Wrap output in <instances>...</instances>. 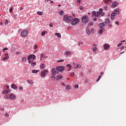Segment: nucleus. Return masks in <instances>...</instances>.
Instances as JSON below:
<instances>
[{"label": "nucleus", "mask_w": 126, "mask_h": 126, "mask_svg": "<svg viewBox=\"0 0 126 126\" xmlns=\"http://www.w3.org/2000/svg\"><path fill=\"white\" fill-rule=\"evenodd\" d=\"M104 15V13L103 12L102 9H100L97 12H96L94 11H93V12H92V15L93 17L94 16H95L96 17H99V16H100V15L101 16H103Z\"/></svg>", "instance_id": "nucleus-1"}, {"label": "nucleus", "mask_w": 126, "mask_h": 126, "mask_svg": "<svg viewBox=\"0 0 126 126\" xmlns=\"http://www.w3.org/2000/svg\"><path fill=\"white\" fill-rule=\"evenodd\" d=\"M5 99H10L11 100H15L17 98V96L13 94H9L4 96Z\"/></svg>", "instance_id": "nucleus-2"}, {"label": "nucleus", "mask_w": 126, "mask_h": 126, "mask_svg": "<svg viewBox=\"0 0 126 126\" xmlns=\"http://www.w3.org/2000/svg\"><path fill=\"white\" fill-rule=\"evenodd\" d=\"M120 14V10L119 9H116L114 10V12L111 13V20H114L115 19V15H118Z\"/></svg>", "instance_id": "nucleus-3"}, {"label": "nucleus", "mask_w": 126, "mask_h": 126, "mask_svg": "<svg viewBox=\"0 0 126 126\" xmlns=\"http://www.w3.org/2000/svg\"><path fill=\"white\" fill-rule=\"evenodd\" d=\"M36 59V56L34 55H29L28 57H27V60L29 63H32Z\"/></svg>", "instance_id": "nucleus-4"}, {"label": "nucleus", "mask_w": 126, "mask_h": 126, "mask_svg": "<svg viewBox=\"0 0 126 126\" xmlns=\"http://www.w3.org/2000/svg\"><path fill=\"white\" fill-rule=\"evenodd\" d=\"M72 18L71 16H68L67 15H64L63 17V21L67 23H69L70 21L72 20Z\"/></svg>", "instance_id": "nucleus-5"}, {"label": "nucleus", "mask_w": 126, "mask_h": 126, "mask_svg": "<svg viewBox=\"0 0 126 126\" xmlns=\"http://www.w3.org/2000/svg\"><path fill=\"white\" fill-rule=\"evenodd\" d=\"M71 24L73 26H76L79 23V19L78 18H75L71 20Z\"/></svg>", "instance_id": "nucleus-6"}, {"label": "nucleus", "mask_w": 126, "mask_h": 126, "mask_svg": "<svg viewBox=\"0 0 126 126\" xmlns=\"http://www.w3.org/2000/svg\"><path fill=\"white\" fill-rule=\"evenodd\" d=\"M51 72H52V75H51V78L53 80H55V76H56V73H57L56 68H52V69H51Z\"/></svg>", "instance_id": "nucleus-7"}, {"label": "nucleus", "mask_w": 126, "mask_h": 126, "mask_svg": "<svg viewBox=\"0 0 126 126\" xmlns=\"http://www.w3.org/2000/svg\"><path fill=\"white\" fill-rule=\"evenodd\" d=\"M28 34H29V32L28 31L23 30L21 33V36H22L23 38H25L27 37Z\"/></svg>", "instance_id": "nucleus-8"}, {"label": "nucleus", "mask_w": 126, "mask_h": 126, "mask_svg": "<svg viewBox=\"0 0 126 126\" xmlns=\"http://www.w3.org/2000/svg\"><path fill=\"white\" fill-rule=\"evenodd\" d=\"M49 72V70H47V69H45L44 70H43V71H42L41 73H40V76L42 77V78H44L46 77V73H47L48 72Z\"/></svg>", "instance_id": "nucleus-9"}, {"label": "nucleus", "mask_w": 126, "mask_h": 126, "mask_svg": "<svg viewBox=\"0 0 126 126\" xmlns=\"http://www.w3.org/2000/svg\"><path fill=\"white\" fill-rule=\"evenodd\" d=\"M56 70H57V71H59L60 72H62L65 70V68L63 66H58L56 67Z\"/></svg>", "instance_id": "nucleus-10"}, {"label": "nucleus", "mask_w": 126, "mask_h": 126, "mask_svg": "<svg viewBox=\"0 0 126 126\" xmlns=\"http://www.w3.org/2000/svg\"><path fill=\"white\" fill-rule=\"evenodd\" d=\"M82 22L84 23H88L89 19H88V17L87 16H85L84 17H82Z\"/></svg>", "instance_id": "nucleus-11"}, {"label": "nucleus", "mask_w": 126, "mask_h": 126, "mask_svg": "<svg viewBox=\"0 0 126 126\" xmlns=\"http://www.w3.org/2000/svg\"><path fill=\"white\" fill-rule=\"evenodd\" d=\"M63 79V76L62 75H58L56 77L55 76V80H60Z\"/></svg>", "instance_id": "nucleus-12"}, {"label": "nucleus", "mask_w": 126, "mask_h": 126, "mask_svg": "<svg viewBox=\"0 0 126 126\" xmlns=\"http://www.w3.org/2000/svg\"><path fill=\"white\" fill-rule=\"evenodd\" d=\"M5 57L3 58L2 59H1V61H5L9 59V57L8 56V54H4Z\"/></svg>", "instance_id": "nucleus-13"}, {"label": "nucleus", "mask_w": 126, "mask_h": 126, "mask_svg": "<svg viewBox=\"0 0 126 126\" xmlns=\"http://www.w3.org/2000/svg\"><path fill=\"white\" fill-rule=\"evenodd\" d=\"M106 24L105 23H102L101 24H99V27L100 29H103L104 27H105Z\"/></svg>", "instance_id": "nucleus-14"}, {"label": "nucleus", "mask_w": 126, "mask_h": 126, "mask_svg": "<svg viewBox=\"0 0 126 126\" xmlns=\"http://www.w3.org/2000/svg\"><path fill=\"white\" fill-rule=\"evenodd\" d=\"M110 47V46H109V44H108L107 43H105L104 44V49L105 50H107L109 49Z\"/></svg>", "instance_id": "nucleus-15"}, {"label": "nucleus", "mask_w": 126, "mask_h": 126, "mask_svg": "<svg viewBox=\"0 0 126 126\" xmlns=\"http://www.w3.org/2000/svg\"><path fill=\"white\" fill-rule=\"evenodd\" d=\"M47 59V56H46L44 55V54H42L41 55H40V61H42V59Z\"/></svg>", "instance_id": "nucleus-16"}, {"label": "nucleus", "mask_w": 126, "mask_h": 126, "mask_svg": "<svg viewBox=\"0 0 126 126\" xmlns=\"http://www.w3.org/2000/svg\"><path fill=\"white\" fill-rule=\"evenodd\" d=\"M118 4V3H117V1H115L114 3H113L112 5H111V7L115 8L116 7V6H117Z\"/></svg>", "instance_id": "nucleus-17"}, {"label": "nucleus", "mask_w": 126, "mask_h": 126, "mask_svg": "<svg viewBox=\"0 0 126 126\" xmlns=\"http://www.w3.org/2000/svg\"><path fill=\"white\" fill-rule=\"evenodd\" d=\"M9 93H10V91L9 90H6L2 92V94H7Z\"/></svg>", "instance_id": "nucleus-18"}, {"label": "nucleus", "mask_w": 126, "mask_h": 126, "mask_svg": "<svg viewBox=\"0 0 126 126\" xmlns=\"http://www.w3.org/2000/svg\"><path fill=\"white\" fill-rule=\"evenodd\" d=\"M11 88H12L14 90H17V87L16 85L13 84L11 85Z\"/></svg>", "instance_id": "nucleus-19"}, {"label": "nucleus", "mask_w": 126, "mask_h": 126, "mask_svg": "<svg viewBox=\"0 0 126 126\" xmlns=\"http://www.w3.org/2000/svg\"><path fill=\"white\" fill-rule=\"evenodd\" d=\"M70 55H71V52H70V51H66L64 52V55L65 56H70Z\"/></svg>", "instance_id": "nucleus-20"}, {"label": "nucleus", "mask_w": 126, "mask_h": 126, "mask_svg": "<svg viewBox=\"0 0 126 126\" xmlns=\"http://www.w3.org/2000/svg\"><path fill=\"white\" fill-rule=\"evenodd\" d=\"M45 67H46V65H45V64H44V63H41V64H40V68L41 69H44Z\"/></svg>", "instance_id": "nucleus-21"}, {"label": "nucleus", "mask_w": 126, "mask_h": 126, "mask_svg": "<svg viewBox=\"0 0 126 126\" xmlns=\"http://www.w3.org/2000/svg\"><path fill=\"white\" fill-rule=\"evenodd\" d=\"M55 35H56L58 38H62V35L60 33H55Z\"/></svg>", "instance_id": "nucleus-22"}, {"label": "nucleus", "mask_w": 126, "mask_h": 126, "mask_svg": "<svg viewBox=\"0 0 126 126\" xmlns=\"http://www.w3.org/2000/svg\"><path fill=\"white\" fill-rule=\"evenodd\" d=\"M31 63V66H32V67L35 66L36 64V62H32V63Z\"/></svg>", "instance_id": "nucleus-23"}, {"label": "nucleus", "mask_w": 126, "mask_h": 126, "mask_svg": "<svg viewBox=\"0 0 126 126\" xmlns=\"http://www.w3.org/2000/svg\"><path fill=\"white\" fill-rule=\"evenodd\" d=\"M75 68H78L80 67V65L78 64L77 63L75 64V65L73 66Z\"/></svg>", "instance_id": "nucleus-24"}, {"label": "nucleus", "mask_w": 126, "mask_h": 126, "mask_svg": "<svg viewBox=\"0 0 126 126\" xmlns=\"http://www.w3.org/2000/svg\"><path fill=\"white\" fill-rule=\"evenodd\" d=\"M123 42H125V40H123L121 41L120 43L117 44V47H120L121 46H122Z\"/></svg>", "instance_id": "nucleus-25"}, {"label": "nucleus", "mask_w": 126, "mask_h": 126, "mask_svg": "<svg viewBox=\"0 0 126 126\" xmlns=\"http://www.w3.org/2000/svg\"><path fill=\"white\" fill-rule=\"evenodd\" d=\"M47 33H48V32L47 31H44V32H42L41 35L42 36H44L45 34H47Z\"/></svg>", "instance_id": "nucleus-26"}, {"label": "nucleus", "mask_w": 126, "mask_h": 126, "mask_svg": "<svg viewBox=\"0 0 126 126\" xmlns=\"http://www.w3.org/2000/svg\"><path fill=\"white\" fill-rule=\"evenodd\" d=\"M111 2H112V0H104V3H105L106 4L109 3Z\"/></svg>", "instance_id": "nucleus-27"}, {"label": "nucleus", "mask_w": 126, "mask_h": 126, "mask_svg": "<svg viewBox=\"0 0 126 126\" xmlns=\"http://www.w3.org/2000/svg\"><path fill=\"white\" fill-rule=\"evenodd\" d=\"M27 82H28V83L31 85H32L33 84V81H30V80H28L27 81Z\"/></svg>", "instance_id": "nucleus-28"}, {"label": "nucleus", "mask_w": 126, "mask_h": 126, "mask_svg": "<svg viewBox=\"0 0 126 126\" xmlns=\"http://www.w3.org/2000/svg\"><path fill=\"white\" fill-rule=\"evenodd\" d=\"M103 32H104V29H102L98 31V34H102L103 33Z\"/></svg>", "instance_id": "nucleus-29"}, {"label": "nucleus", "mask_w": 126, "mask_h": 126, "mask_svg": "<svg viewBox=\"0 0 126 126\" xmlns=\"http://www.w3.org/2000/svg\"><path fill=\"white\" fill-rule=\"evenodd\" d=\"M93 52L95 53L97 51V47H94L93 49Z\"/></svg>", "instance_id": "nucleus-30"}, {"label": "nucleus", "mask_w": 126, "mask_h": 126, "mask_svg": "<svg viewBox=\"0 0 126 126\" xmlns=\"http://www.w3.org/2000/svg\"><path fill=\"white\" fill-rule=\"evenodd\" d=\"M110 22V21L109 20V19H106L105 20V22H104V23H105L106 24H109Z\"/></svg>", "instance_id": "nucleus-31"}, {"label": "nucleus", "mask_w": 126, "mask_h": 126, "mask_svg": "<svg viewBox=\"0 0 126 126\" xmlns=\"http://www.w3.org/2000/svg\"><path fill=\"white\" fill-rule=\"evenodd\" d=\"M86 33L87 34L90 35V32L89 30H88V28H86Z\"/></svg>", "instance_id": "nucleus-32"}, {"label": "nucleus", "mask_w": 126, "mask_h": 126, "mask_svg": "<svg viewBox=\"0 0 126 126\" xmlns=\"http://www.w3.org/2000/svg\"><path fill=\"white\" fill-rule=\"evenodd\" d=\"M71 88V87L69 85H67L66 86V90H69Z\"/></svg>", "instance_id": "nucleus-33"}, {"label": "nucleus", "mask_w": 126, "mask_h": 126, "mask_svg": "<svg viewBox=\"0 0 126 126\" xmlns=\"http://www.w3.org/2000/svg\"><path fill=\"white\" fill-rule=\"evenodd\" d=\"M8 50V48H5L4 49H2V52L3 53H4V52H5V51Z\"/></svg>", "instance_id": "nucleus-34"}, {"label": "nucleus", "mask_w": 126, "mask_h": 126, "mask_svg": "<svg viewBox=\"0 0 126 126\" xmlns=\"http://www.w3.org/2000/svg\"><path fill=\"white\" fill-rule=\"evenodd\" d=\"M37 14H38V15H43V12L39 11V12H37Z\"/></svg>", "instance_id": "nucleus-35"}, {"label": "nucleus", "mask_w": 126, "mask_h": 126, "mask_svg": "<svg viewBox=\"0 0 126 126\" xmlns=\"http://www.w3.org/2000/svg\"><path fill=\"white\" fill-rule=\"evenodd\" d=\"M38 72V70H32V73H37Z\"/></svg>", "instance_id": "nucleus-36"}, {"label": "nucleus", "mask_w": 126, "mask_h": 126, "mask_svg": "<svg viewBox=\"0 0 126 126\" xmlns=\"http://www.w3.org/2000/svg\"><path fill=\"white\" fill-rule=\"evenodd\" d=\"M63 62H64V60H62V59L58 60V61H57L58 63H63Z\"/></svg>", "instance_id": "nucleus-37"}, {"label": "nucleus", "mask_w": 126, "mask_h": 126, "mask_svg": "<svg viewBox=\"0 0 126 126\" xmlns=\"http://www.w3.org/2000/svg\"><path fill=\"white\" fill-rule=\"evenodd\" d=\"M26 61H27V58L26 57H23L22 61L23 62H26Z\"/></svg>", "instance_id": "nucleus-38"}, {"label": "nucleus", "mask_w": 126, "mask_h": 126, "mask_svg": "<svg viewBox=\"0 0 126 126\" xmlns=\"http://www.w3.org/2000/svg\"><path fill=\"white\" fill-rule=\"evenodd\" d=\"M67 67H68L69 68L71 69L72 68L71 65H70L69 64H67Z\"/></svg>", "instance_id": "nucleus-39"}, {"label": "nucleus", "mask_w": 126, "mask_h": 126, "mask_svg": "<svg viewBox=\"0 0 126 126\" xmlns=\"http://www.w3.org/2000/svg\"><path fill=\"white\" fill-rule=\"evenodd\" d=\"M60 15L62 16L63 14V11H61L59 13Z\"/></svg>", "instance_id": "nucleus-40"}, {"label": "nucleus", "mask_w": 126, "mask_h": 126, "mask_svg": "<svg viewBox=\"0 0 126 126\" xmlns=\"http://www.w3.org/2000/svg\"><path fill=\"white\" fill-rule=\"evenodd\" d=\"M38 48V46L37 44H35L34 47H33V49H34L35 50L37 49Z\"/></svg>", "instance_id": "nucleus-41"}, {"label": "nucleus", "mask_w": 126, "mask_h": 126, "mask_svg": "<svg viewBox=\"0 0 126 126\" xmlns=\"http://www.w3.org/2000/svg\"><path fill=\"white\" fill-rule=\"evenodd\" d=\"M12 10H13V8L12 7L10 8V9H9V12L12 13Z\"/></svg>", "instance_id": "nucleus-42"}, {"label": "nucleus", "mask_w": 126, "mask_h": 126, "mask_svg": "<svg viewBox=\"0 0 126 126\" xmlns=\"http://www.w3.org/2000/svg\"><path fill=\"white\" fill-rule=\"evenodd\" d=\"M101 75H100L99 76H98V79L96 80V82L99 81V80L100 79V78H101Z\"/></svg>", "instance_id": "nucleus-43"}, {"label": "nucleus", "mask_w": 126, "mask_h": 126, "mask_svg": "<svg viewBox=\"0 0 126 126\" xmlns=\"http://www.w3.org/2000/svg\"><path fill=\"white\" fill-rule=\"evenodd\" d=\"M8 20H6V21H5V24L7 25L8 24Z\"/></svg>", "instance_id": "nucleus-44"}, {"label": "nucleus", "mask_w": 126, "mask_h": 126, "mask_svg": "<svg viewBox=\"0 0 126 126\" xmlns=\"http://www.w3.org/2000/svg\"><path fill=\"white\" fill-rule=\"evenodd\" d=\"M74 87L75 89H78L79 87V86H78V85H75Z\"/></svg>", "instance_id": "nucleus-45"}, {"label": "nucleus", "mask_w": 126, "mask_h": 126, "mask_svg": "<svg viewBox=\"0 0 126 126\" xmlns=\"http://www.w3.org/2000/svg\"><path fill=\"white\" fill-rule=\"evenodd\" d=\"M84 9V8L83 6H80V9L81 10H83Z\"/></svg>", "instance_id": "nucleus-46"}, {"label": "nucleus", "mask_w": 126, "mask_h": 126, "mask_svg": "<svg viewBox=\"0 0 126 126\" xmlns=\"http://www.w3.org/2000/svg\"><path fill=\"white\" fill-rule=\"evenodd\" d=\"M5 116H6V117H9V114L7 113H5Z\"/></svg>", "instance_id": "nucleus-47"}, {"label": "nucleus", "mask_w": 126, "mask_h": 126, "mask_svg": "<svg viewBox=\"0 0 126 126\" xmlns=\"http://www.w3.org/2000/svg\"><path fill=\"white\" fill-rule=\"evenodd\" d=\"M90 26H93V22H90Z\"/></svg>", "instance_id": "nucleus-48"}, {"label": "nucleus", "mask_w": 126, "mask_h": 126, "mask_svg": "<svg viewBox=\"0 0 126 126\" xmlns=\"http://www.w3.org/2000/svg\"><path fill=\"white\" fill-rule=\"evenodd\" d=\"M6 89H7V90H9V86L8 85L6 86Z\"/></svg>", "instance_id": "nucleus-49"}, {"label": "nucleus", "mask_w": 126, "mask_h": 126, "mask_svg": "<svg viewBox=\"0 0 126 126\" xmlns=\"http://www.w3.org/2000/svg\"><path fill=\"white\" fill-rule=\"evenodd\" d=\"M115 24L117 26L119 25H120V23L118 22H115Z\"/></svg>", "instance_id": "nucleus-50"}, {"label": "nucleus", "mask_w": 126, "mask_h": 126, "mask_svg": "<svg viewBox=\"0 0 126 126\" xmlns=\"http://www.w3.org/2000/svg\"><path fill=\"white\" fill-rule=\"evenodd\" d=\"M94 29H93L91 30V32L92 33H94Z\"/></svg>", "instance_id": "nucleus-51"}, {"label": "nucleus", "mask_w": 126, "mask_h": 126, "mask_svg": "<svg viewBox=\"0 0 126 126\" xmlns=\"http://www.w3.org/2000/svg\"><path fill=\"white\" fill-rule=\"evenodd\" d=\"M77 3L80 4V0H77Z\"/></svg>", "instance_id": "nucleus-52"}, {"label": "nucleus", "mask_w": 126, "mask_h": 126, "mask_svg": "<svg viewBox=\"0 0 126 126\" xmlns=\"http://www.w3.org/2000/svg\"><path fill=\"white\" fill-rule=\"evenodd\" d=\"M74 75V73H72L70 74V76H72V77H73Z\"/></svg>", "instance_id": "nucleus-53"}, {"label": "nucleus", "mask_w": 126, "mask_h": 126, "mask_svg": "<svg viewBox=\"0 0 126 126\" xmlns=\"http://www.w3.org/2000/svg\"><path fill=\"white\" fill-rule=\"evenodd\" d=\"M93 21H97V18H94Z\"/></svg>", "instance_id": "nucleus-54"}, {"label": "nucleus", "mask_w": 126, "mask_h": 126, "mask_svg": "<svg viewBox=\"0 0 126 126\" xmlns=\"http://www.w3.org/2000/svg\"><path fill=\"white\" fill-rule=\"evenodd\" d=\"M125 48V46H122V47H121V49L123 50Z\"/></svg>", "instance_id": "nucleus-55"}, {"label": "nucleus", "mask_w": 126, "mask_h": 126, "mask_svg": "<svg viewBox=\"0 0 126 126\" xmlns=\"http://www.w3.org/2000/svg\"><path fill=\"white\" fill-rule=\"evenodd\" d=\"M23 89V88L22 87H19V90H22Z\"/></svg>", "instance_id": "nucleus-56"}, {"label": "nucleus", "mask_w": 126, "mask_h": 126, "mask_svg": "<svg viewBox=\"0 0 126 126\" xmlns=\"http://www.w3.org/2000/svg\"><path fill=\"white\" fill-rule=\"evenodd\" d=\"M2 25H3L2 22H1V23H0V26H2Z\"/></svg>", "instance_id": "nucleus-57"}, {"label": "nucleus", "mask_w": 126, "mask_h": 126, "mask_svg": "<svg viewBox=\"0 0 126 126\" xmlns=\"http://www.w3.org/2000/svg\"><path fill=\"white\" fill-rule=\"evenodd\" d=\"M71 28V27H69L67 28V30H69Z\"/></svg>", "instance_id": "nucleus-58"}, {"label": "nucleus", "mask_w": 126, "mask_h": 126, "mask_svg": "<svg viewBox=\"0 0 126 126\" xmlns=\"http://www.w3.org/2000/svg\"><path fill=\"white\" fill-rule=\"evenodd\" d=\"M48 1H51V0H45V2H47Z\"/></svg>", "instance_id": "nucleus-59"}, {"label": "nucleus", "mask_w": 126, "mask_h": 126, "mask_svg": "<svg viewBox=\"0 0 126 126\" xmlns=\"http://www.w3.org/2000/svg\"><path fill=\"white\" fill-rule=\"evenodd\" d=\"M49 26H50V27H51V28H52V27H53V25H49Z\"/></svg>", "instance_id": "nucleus-60"}, {"label": "nucleus", "mask_w": 126, "mask_h": 126, "mask_svg": "<svg viewBox=\"0 0 126 126\" xmlns=\"http://www.w3.org/2000/svg\"><path fill=\"white\" fill-rule=\"evenodd\" d=\"M51 3H54V1L51 0Z\"/></svg>", "instance_id": "nucleus-61"}, {"label": "nucleus", "mask_w": 126, "mask_h": 126, "mask_svg": "<svg viewBox=\"0 0 126 126\" xmlns=\"http://www.w3.org/2000/svg\"><path fill=\"white\" fill-rule=\"evenodd\" d=\"M20 10H23V8H22V7H21V8H20Z\"/></svg>", "instance_id": "nucleus-62"}, {"label": "nucleus", "mask_w": 126, "mask_h": 126, "mask_svg": "<svg viewBox=\"0 0 126 126\" xmlns=\"http://www.w3.org/2000/svg\"><path fill=\"white\" fill-rule=\"evenodd\" d=\"M97 44H94V46H96Z\"/></svg>", "instance_id": "nucleus-63"}, {"label": "nucleus", "mask_w": 126, "mask_h": 126, "mask_svg": "<svg viewBox=\"0 0 126 126\" xmlns=\"http://www.w3.org/2000/svg\"><path fill=\"white\" fill-rule=\"evenodd\" d=\"M61 6V4H58V7H60Z\"/></svg>", "instance_id": "nucleus-64"}]
</instances>
